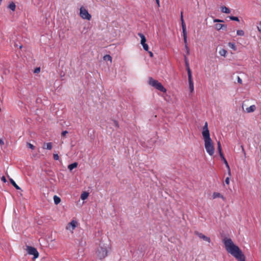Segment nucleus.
I'll list each match as a JSON object with an SVG mask.
<instances>
[{
	"mask_svg": "<svg viewBox=\"0 0 261 261\" xmlns=\"http://www.w3.org/2000/svg\"><path fill=\"white\" fill-rule=\"evenodd\" d=\"M222 242L226 251L238 261H246V257L243 252L230 238H224L222 240Z\"/></svg>",
	"mask_w": 261,
	"mask_h": 261,
	"instance_id": "1",
	"label": "nucleus"
},
{
	"mask_svg": "<svg viewBox=\"0 0 261 261\" xmlns=\"http://www.w3.org/2000/svg\"><path fill=\"white\" fill-rule=\"evenodd\" d=\"M202 135L204 142V147L207 153L211 156L215 152V148L210 137V132L208 128L207 122H205L202 128Z\"/></svg>",
	"mask_w": 261,
	"mask_h": 261,
	"instance_id": "2",
	"label": "nucleus"
},
{
	"mask_svg": "<svg viewBox=\"0 0 261 261\" xmlns=\"http://www.w3.org/2000/svg\"><path fill=\"white\" fill-rule=\"evenodd\" d=\"M109 250H110L109 244L100 243L96 251V257L99 259L105 258Z\"/></svg>",
	"mask_w": 261,
	"mask_h": 261,
	"instance_id": "3",
	"label": "nucleus"
},
{
	"mask_svg": "<svg viewBox=\"0 0 261 261\" xmlns=\"http://www.w3.org/2000/svg\"><path fill=\"white\" fill-rule=\"evenodd\" d=\"M148 83L150 85L161 92L164 93L166 92V89L163 87L162 84L152 77L149 79Z\"/></svg>",
	"mask_w": 261,
	"mask_h": 261,
	"instance_id": "4",
	"label": "nucleus"
},
{
	"mask_svg": "<svg viewBox=\"0 0 261 261\" xmlns=\"http://www.w3.org/2000/svg\"><path fill=\"white\" fill-rule=\"evenodd\" d=\"M80 15L84 19L90 20L91 15L89 13L88 10L84 7H81L80 9Z\"/></svg>",
	"mask_w": 261,
	"mask_h": 261,
	"instance_id": "5",
	"label": "nucleus"
},
{
	"mask_svg": "<svg viewBox=\"0 0 261 261\" xmlns=\"http://www.w3.org/2000/svg\"><path fill=\"white\" fill-rule=\"evenodd\" d=\"M26 250L29 254L34 255V258H37L38 257L39 253L35 248L29 246H27Z\"/></svg>",
	"mask_w": 261,
	"mask_h": 261,
	"instance_id": "6",
	"label": "nucleus"
},
{
	"mask_svg": "<svg viewBox=\"0 0 261 261\" xmlns=\"http://www.w3.org/2000/svg\"><path fill=\"white\" fill-rule=\"evenodd\" d=\"M77 222L75 220H72L70 223L68 224L66 226V229L72 232L75 228L77 225Z\"/></svg>",
	"mask_w": 261,
	"mask_h": 261,
	"instance_id": "7",
	"label": "nucleus"
},
{
	"mask_svg": "<svg viewBox=\"0 0 261 261\" xmlns=\"http://www.w3.org/2000/svg\"><path fill=\"white\" fill-rule=\"evenodd\" d=\"M195 234L196 235H197L199 238L203 240L204 241H206L208 243H210L211 242V239L209 237H207L206 236H205V235H204L203 234H202V233L201 232H195Z\"/></svg>",
	"mask_w": 261,
	"mask_h": 261,
	"instance_id": "8",
	"label": "nucleus"
},
{
	"mask_svg": "<svg viewBox=\"0 0 261 261\" xmlns=\"http://www.w3.org/2000/svg\"><path fill=\"white\" fill-rule=\"evenodd\" d=\"M189 89L191 93H193L194 90V83L192 79H188Z\"/></svg>",
	"mask_w": 261,
	"mask_h": 261,
	"instance_id": "9",
	"label": "nucleus"
},
{
	"mask_svg": "<svg viewBox=\"0 0 261 261\" xmlns=\"http://www.w3.org/2000/svg\"><path fill=\"white\" fill-rule=\"evenodd\" d=\"M213 199H216L217 198H220L223 200H225V199L222 195H221L220 193H217V192H214L213 194Z\"/></svg>",
	"mask_w": 261,
	"mask_h": 261,
	"instance_id": "10",
	"label": "nucleus"
},
{
	"mask_svg": "<svg viewBox=\"0 0 261 261\" xmlns=\"http://www.w3.org/2000/svg\"><path fill=\"white\" fill-rule=\"evenodd\" d=\"M256 110V106L255 105L250 106L249 107L247 108L246 111L248 113L253 112Z\"/></svg>",
	"mask_w": 261,
	"mask_h": 261,
	"instance_id": "11",
	"label": "nucleus"
},
{
	"mask_svg": "<svg viewBox=\"0 0 261 261\" xmlns=\"http://www.w3.org/2000/svg\"><path fill=\"white\" fill-rule=\"evenodd\" d=\"M53 145L52 143L49 142V143H44L43 144V148L46 149L47 150H51L52 149Z\"/></svg>",
	"mask_w": 261,
	"mask_h": 261,
	"instance_id": "12",
	"label": "nucleus"
},
{
	"mask_svg": "<svg viewBox=\"0 0 261 261\" xmlns=\"http://www.w3.org/2000/svg\"><path fill=\"white\" fill-rule=\"evenodd\" d=\"M215 28L217 30L219 31L221 29H225L226 28V25L220 23H217L215 24Z\"/></svg>",
	"mask_w": 261,
	"mask_h": 261,
	"instance_id": "13",
	"label": "nucleus"
},
{
	"mask_svg": "<svg viewBox=\"0 0 261 261\" xmlns=\"http://www.w3.org/2000/svg\"><path fill=\"white\" fill-rule=\"evenodd\" d=\"M221 10L223 13H224L226 14H229L231 12L230 10L225 6H222L221 7Z\"/></svg>",
	"mask_w": 261,
	"mask_h": 261,
	"instance_id": "14",
	"label": "nucleus"
},
{
	"mask_svg": "<svg viewBox=\"0 0 261 261\" xmlns=\"http://www.w3.org/2000/svg\"><path fill=\"white\" fill-rule=\"evenodd\" d=\"M77 163L76 162H74L72 164H71L70 165H69L68 166V169L70 170V171H71L74 168H75L77 167Z\"/></svg>",
	"mask_w": 261,
	"mask_h": 261,
	"instance_id": "15",
	"label": "nucleus"
},
{
	"mask_svg": "<svg viewBox=\"0 0 261 261\" xmlns=\"http://www.w3.org/2000/svg\"><path fill=\"white\" fill-rule=\"evenodd\" d=\"M54 203L57 205L61 202V198L57 195H55L53 197Z\"/></svg>",
	"mask_w": 261,
	"mask_h": 261,
	"instance_id": "16",
	"label": "nucleus"
},
{
	"mask_svg": "<svg viewBox=\"0 0 261 261\" xmlns=\"http://www.w3.org/2000/svg\"><path fill=\"white\" fill-rule=\"evenodd\" d=\"M11 184L17 189V190H21L20 188L16 184L14 180L12 179H9Z\"/></svg>",
	"mask_w": 261,
	"mask_h": 261,
	"instance_id": "17",
	"label": "nucleus"
},
{
	"mask_svg": "<svg viewBox=\"0 0 261 261\" xmlns=\"http://www.w3.org/2000/svg\"><path fill=\"white\" fill-rule=\"evenodd\" d=\"M89 196V193L86 192H84L83 193H82L81 195V199L84 200L86 199Z\"/></svg>",
	"mask_w": 261,
	"mask_h": 261,
	"instance_id": "18",
	"label": "nucleus"
},
{
	"mask_svg": "<svg viewBox=\"0 0 261 261\" xmlns=\"http://www.w3.org/2000/svg\"><path fill=\"white\" fill-rule=\"evenodd\" d=\"M138 35L141 38L140 43H144V42H146L145 36L143 34L139 33Z\"/></svg>",
	"mask_w": 261,
	"mask_h": 261,
	"instance_id": "19",
	"label": "nucleus"
},
{
	"mask_svg": "<svg viewBox=\"0 0 261 261\" xmlns=\"http://www.w3.org/2000/svg\"><path fill=\"white\" fill-rule=\"evenodd\" d=\"M221 159L222 160V161H223L224 163L225 164L226 167L227 168H229V165L226 161V160L225 159L223 154H221V155H220Z\"/></svg>",
	"mask_w": 261,
	"mask_h": 261,
	"instance_id": "20",
	"label": "nucleus"
},
{
	"mask_svg": "<svg viewBox=\"0 0 261 261\" xmlns=\"http://www.w3.org/2000/svg\"><path fill=\"white\" fill-rule=\"evenodd\" d=\"M227 51L225 49L222 48L219 51V54L223 57H225Z\"/></svg>",
	"mask_w": 261,
	"mask_h": 261,
	"instance_id": "21",
	"label": "nucleus"
},
{
	"mask_svg": "<svg viewBox=\"0 0 261 261\" xmlns=\"http://www.w3.org/2000/svg\"><path fill=\"white\" fill-rule=\"evenodd\" d=\"M8 8L12 11H14L16 8V5L14 3L12 2L9 5Z\"/></svg>",
	"mask_w": 261,
	"mask_h": 261,
	"instance_id": "22",
	"label": "nucleus"
},
{
	"mask_svg": "<svg viewBox=\"0 0 261 261\" xmlns=\"http://www.w3.org/2000/svg\"><path fill=\"white\" fill-rule=\"evenodd\" d=\"M142 45L143 49L145 51H148L149 47L147 44H146V42H144V43H140Z\"/></svg>",
	"mask_w": 261,
	"mask_h": 261,
	"instance_id": "23",
	"label": "nucleus"
},
{
	"mask_svg": "<svg viewBox=\"0 0 261 261\" xmlns=\"http://www.w3.org/2000/svg\"><path fill=\"white\" fill-rule=\"evenodd\" d=\"M218 144V150L219 153V155H221V154H223L222 151V148L221 145L220 141H218L217 143Z\"/></svg>",
	"mask_w": 261,
	"mask_h": 261,
	"instance_id": "24",
	"label": "nucleus"
},
{
	"mask_svg": "<svg viewBox=\"0 0 261 261\" xmlns=\"http://www.w3.org/2000/svg\"><path fill=\"white\" fill-rule=\"evenodd\" d=\"M103 59H104V60H106V61H107V60L111 62H112V58L111 56H110L109 55H105L103 57Z\"/></svg>",
	"mask_w": 261,
	"mask_h": 261,
	"instance_id": "25",
	"label": "nucleus"
},
{
	"mask_svg": "<svg viewBox=\"0 0 261 261\" xmlns=\"http://www.w3.org/2000/svg\"><path fill=\"white\" fill-rule=\"evenodd\" d=\"M187 71H188V79H192V73H191V71L189 67H187Z\"/></svg>",
	"mask_w": 261,
	"mask_h": 261,
	"instance_id": "26",
	"label": "nucleus"
},
{
	"mask_svg": "<svg viewBox=\"0 0 261 261\" xmlns=\"http://www.w3.org/2000/svg\"><path fill=\"white\" fill-rule=\"evenodd\" d=\"M237 34L238 36H243L244 35V32L242 30H237Z\"/></svg>",
	"mask_w": 261,
	"mask_h": 261,
	"instance_id": "27",
	"label": "nucleus"
},
{
	"mask_svg": "<svg viewBox=\"0 0 261 261\" xmlns=\"http://www.w3.org/2000/svg\"><path fill=\"white\" fill-rule=\"evenodd\" d=\"M228 46L232 49H233L234 50H236V47L234 43L229 42L228 43Z\"/></svg>",
	"mask_w": 261,
	"mask_h": 261,
	"instance_id": "28",
	"label": "nucleus"
},
{
	"mask_svg": "<svg viewBox=\"0 0 261 261\" xmlns=\"http://www.w3.org/2000/svg\"><path fill=\"white\" fill-rule=\"evenodd\" d=\"M229 19L231 20L239 21V19L238 17L230 16L229 17Z\"/></svg>",
	"mask_w": 261,
	"mask_h": 261,
	"instance_id": "29",
	"label": "nucleus"
},
{
	"mask_svg": "<svg viewBox=\"0 0 261 261\" xmlns=\"http://www.w3.org/2000/svg\"><path fill=\"white\" fill-rule=\"evenodd\" d=\"M184 59H185V63H186V67H189V63H188V58L186 56H184Z\"/></svg>",
	"mask_w": 261,
	"mask_h": 261,
	"instance_id": "30",
	"label": "nucleus"
},
{
	"mask_svg": "<svg viewBox=\"0 0 261 261\" xmlns=\"http://www.w3.org/2000/svg\"><path fill=\"white\" fill-rule=\"evenodd\" d=\"M185 48L186 49L187 55H189L190 54V49H189L188 45H185Z\"/></svg>",
	"mask_w": 261,
	"mask_h": 261,
	"instance_id": "31",
	"label": "nucleus"
},
{
	"mask_svg": "<svg viewBox=\"0 0 261 261\" xmlns=\"http://www.w3.org/2000/svg\"><path fill=\"white\" fill-rule=\"evenodd\" d=\"M27 146H28V147H29L30 148H31L32 150L34 149V148H35V146L33 144H32L30 143H28L27 144Z\"/></svg>",
	"mask_w": 261,
	"mask_h": 261,
	"instance_id": "32",
	"label": "nucleus"
},
{
	"mask_svg": "<svg viewBox=\"0 0 261 261\" xmlns=\"http://www.w3.org/2000/svg\"><path fill=\"white\" fill-rule=\"evenodd\" d=\"M54 159L55 160H58L59 159V156L58 154L54 153L53 155Z\"/></svg>",
	"mask_w": 261,
	"mask_h": 261,
	"instance_id": "33",
	"label": "nucleus"
},
{
	"mask_svg": "<svg viewBox=\"0 0 261 261\" xmlns=\"http://www.w3.org/2000/svg\"><path fill=\"white\" fill-rule=\"evenodd\" d=\"M181 22L182 29H186V25L184 22V20H182V21H181Z\"/></svg>",
	"mask_w": 261,
	"mask_h": 261,
	"instance_id": "34",
	"label": "nucleus"
},
{
	"mask_svg": "<svg viewBox=\"0 0 261 261\" xmlns=\"http://www.w3.org/2000/svg\"><path fill=\"white\" fill-rule=\"evenodd\" d=\"M40 71V67H37L35 69L34 72L35 73H38Z\"/></svg>",
	"mask_w": 261,
	"mask_h": 261,
	"instance_id": "35",
	"label": "nucleus"
},
{
	"mask_svg": "<svg viewBox=\"0 0 261 261\" xmlns=\"http://www.w3.org/2000/svg\"><path fill=\"white\" fill-rule=\"evenodd\" d=\"M257 30L258 31L261 33V22H260L259 23V24H258V25L257 26Z\"/></svg>",
	"mask_w": 261,
	"mask_h": 261,
	"instance_id": "36",
	"label": "nucleus"
},
{
	"mask_svg": "<svg viewBox=\"0 0 261 261\" xmlns=\"http://www.w3.org/2000/svg\"><path fill=\"white\" fill-rule=\"evenodd\" d=\"M114 122V126L116 127H119V124L118 123V122L117 121H113Z\"/></svg>",
	"mask_w": 261,
	"mask_h": 261,
	"instance_id": "37",
	"label": "nucleus"
},
{
	"mask_svg": "<svg viewBox=\"0 0 261 261\" xmlns=\"http://www.w3.org/2000/svg\"><path fill=\"white\" fill-rule=\"evenodd\" d=\"M225 182L227 185H229V177H227L226 178V179L225 180Z\"/></svg>",
	"mask_w": 261,
	"mask_h": 261,
	"instance_id": "38",
	"label": "nucleus"
},
{
	"mask_svg": "<svg viewBox=\"0 0 261 261\" xmlns=\"http://www.w3.org/2000/svg\"><path fill=\"white\" fill-rule=\"evenodd\" d=\"M1 180L2 181H3L4 182H7V179L6 178V177L4 176H3L2 177H1Z\"/></svg>",
	"mask_w": 261,
	"mask_h": 261,
	"instance_id": "39",
	"label": "nucleus"
},
{
	"mask_svg": "<svg viewBox=\"0 0 261 261\" xmlns=\"http://www.w3.org/2000/svg\"><path fill=\"white\" fill-rule=\"evenodd\" d=\"M237 81H238V82L239 83H240V84H242V80H241V79L239 76H238Z\"/></svg>",
	"mask_w": 261,
	"mask_h": 261,
	"instance_id": "40",
	"label": "nucleus"
},
{
	"mask_svg": "<svg viewBox=\"0 0 261 261\" xmlns=\"http://www.w3.org/2000/svg\"><path fill=\"white\" fill-rule=\"evenodd\" d=\"M214 22H223V20H220V19H215L214 20Z\"/></svg>",
	"mask_w": 261,
	"mask_h": 261,
	"instance_id": "41",
	"label": "nucleus"
},
{
	"mask_svg": "<svg viewBox=\"0 0 261 261\" xmlns=\"http://www.w3.org/2000/svg\"><path fill=\"white\" fill-rule=\"evenodd\" d=\"M67 133H68V132L67 130L63 131L62 133V136H65Z\"/></svg>",
	"mask_w": 261,
	"mask_h": 261,
	"instance_id": "42",
	"label": "nucleus"
},
{
	"mask_svg": "<svg viewBox=\"0 0 261 261\" xmlns=\"http://www.w3.org/2000/svg\"><path fill=\"white\" fill-rule=\"evenodd\" d=\"M147 51L148 52V53H149V54L150 57H151V58H152V57H153V53H152L151 51Z\"/></svg>",
	"mask_w": 261,
	"mask_h": 261,
	"instance_id": "43",
	"label": "nucleus"
},
{
	"mask_svg": "<svg viewBox=\"0 0 261 261\" xmlns=\"http://www.w3.org/2000/svg\"><path fill=\"white\" fill-rule=\"evenodd\" d=\"M184 41L185 46L186 45H188V43H187V38L184 39Z\"/></svg>",
	"mask_w": 261,
	"mask_h": 261,
	"instance_id": "44",
	"label": "nucleus"
},
{
	"mask_svg": "<svg viewBox=\"0 0 261 261\" xmlns=\"http://www.w3.org/2000/svg\"><path fill=\"white\" fill-rule=\"evenodd\" d=\"M180 19H181V21H182V20H184V19H183V12H181V13H180Z\"/></svg>",
	"mask_w": 261,
	"mask_h": 261,
	"instance_id": "45",
	"label": "nucleus"
},
{
	"mask_svg": "<svg viewBox=\"0 0 261 261\" xmlns=\"http://www.w3.org/2000/svg\"><path fill=\"white\" fill-rule=\"evenodd\" d=\"M0 145H4V141H3L2 139H0Z\"/></svg>",
	"mask_w": 261,
	"mask_h": 261,
	"instance_id": "46",
	"label": "nucleus"
},
{
	"mask_svg": "<svg viewBox=\"0 0 261 261\" xmlns=\"http://www.w3.org/2000/svg\"><path fill=\"white\" fill-rule=\"evenodd\" d=\"M227 170H228V174L230 176L231 175V172H230V167H229V168H227Z\"/></svg>",
	"mask_w": 261,
	"mask_h": 261,
	"instance_id": "47",
	"label": "nucleus"
},
{
	"mask_svg": "<svg viewBox=\"0 0 261 261\" xmlns=\"http://www.w3.org/2000/svg\"><path fill=\"white\" fill-rule=\"evenodd\" d=\"M182 34L187 33L186 29H182Z\"/></svg>",
	"mask_w": 261,
	"mask_h": 261,
	"instance_id": "48",
	"label": "nucleus"
},
{
	"mask_svg": "<svg viewBox=\"0 0 261 261\" xmlns=\"http://www.w3.org/2000/svg\"><path fill=\"white\" fill-rule=\"evenodd\" d=\"M156 1V3L157 4V5L158 6V7H159L160 6V0H155Z\"/></svg>",
	"mask_w": 261,
	"mask_h": 261,
	"instance_id": "49",
	"label": "nucleus"
},
{
	"mask_svg": "<svg viewBox=\"0 0 261 261\" xmlns=\"http://www.w3.org/2000/svg\"><path fill=\"white\" fill-rule=\"evenodd\" d=\"M183 38H184V39L187 38V33L183 34Z\"/></svg>",
	"mask_w": 261,
	"mask_h": 261,
	"instance_id": "50",
	"label": "nucleus"
},
{
	"mask_svg": "<svg viewBox=\"0 0 261 261\" xmlns=\"http://www.w3.org/2000/svg\"><path fill=\"white\" fill-rule=\"evenodd\" d=\"M2 0H0V5L2 4Z\"/></svg>",
	"mask_w": 261,
	"mask_h": 261,
	"instance_id": "51",
	"label": "nucleus"
}]
</instances>
